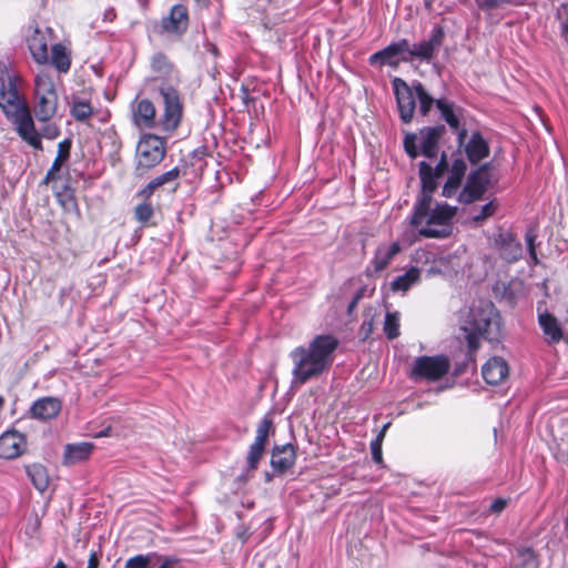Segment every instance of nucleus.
<instances>
[{
  "label": "nucleus",
  "mask_w": 568,
  "mask_h": 568,
  "mask_svg": "<svg viewBox=\"0 0 568 568\" xmlns=\"http://www.w3.org/2000/svg\"><path fill=\"white\" fill-rule=\"evenodd\" d=\"M156 110L154 104L148 100L142 99L135 101L132 106V120L139 128L151 129L155 125Z\"/></svg>",
  "instance_id": "obj_22"
},
{
  "label": "nucleus",
  "mask_w": 568,
  "mask_h": 568,
  "mask_svg": "<svg viewBox=\"0 0 568 568\" xmlns=\"http://www.w3.org/2000/svg\"><path fill=\"white\" fill-rule=\"evenodd\" d=\"M394 94L397 102L400 120L409 123L413 120L416 100L419 103V112L425 116L428 114L435 100L424 88L423 83L415 81L408 85L405 80L394 78L392 80Z\"/></svg>",
  "instance_id": "obj_3"
},
{
  "label": "nucleus",
  "mask_w": 568,
  "mask_h": 568,
  "mask_svg": "<svg viewBox=\"0 0 568 568\" xmlns=\"http://www.w3.org/2000/svg\"><path fill=\"white\" fill-rule=\"evenodd\" d=\"M189 26L187 9L183 4H175L171 8L170 14L162 19V28L170 33L182 34Z\"/></svg>",
  "instance_id": "obj_21"
},
{
  "label": "nucleus",
  "mask_w": 568,
  "mask_h": 568,
  "mask_svg": "<svg viewBox=\"0 0 568 568\" xmlns=\"http://www.w3.org/2000/svg\"><path fill=\"white\" fill-rule=\"evenodd\" d=\"M159 568H183L180 559L173 556H166L162 558V562Z\"/></svg>",
  "instance_id": "obj_47"
},
{
  "label": "nucleus",
  "mask_w": 568,
  "mask_h": 568,
  "mask_svg": "<svg viewBox=\"0 0 568 568\" xmlns=\"http://www.w3.org/2000/svg\"><path fill=\"white\" fill-rule=\"evenodd\" d=\"M460 184H462L460 180L448 175V179H447L446 183L443 186L442 194L445 197L454 196L456 194L457 190L459 189Z\"/></svg>",
  "instance_id": "obj_42"
},
{
  "label": "nucleus",
  "mask_w": 568,
  "mask_h": 568,
  "mask_svg": "<svg viewBox=\"0 0 568 568\" xmlns=\"http://www.w3.org/2000/svg\"><path fill=\"white\" fill-rule=\"evenodd\" d=\"M446 132L444 125L427 126L420 130V153L428 158H436L438 152V141Z\"/></svg>",
  "instance_id": "obj_19"
},
{
  "label": "nucleus",
  "mask_w": 568,
  "mask_h": 568,
  "mask_svg": "<svg viewBox=\"0 0 568 568\" xmlns=\"http://www.w3.org/2000/svg\"><path fill=\"white\" fill-rule=\"evenodd\" d=\"M400 250L402 247L398 242L379 244L374 253V257L372 258L369 266L365 270L366 276L374 277L384 271Z\"/></svg>",
  "instance_id": "obj_16"
},
{
  "label": "nucleus",
  "mask_w": 568,
  "mask_h": 568,
  "mask_svg": "<svg viewBox=\"0 0 568 568\" xmlns=\"http://www.w3.org/2000/svg\"><path fill=\"white\" fill-rule=\"evenodd\" d=\"M110 432V428H106L105 429V433L103 434L104 436H108V433Z\"/></svg>",
  "instance_id": "obj_62"
},
{
  "label": "nucleus",
  "mask_w": 568,
  "mask_h": 568,
  "mask_svg": "<svg viewBox=\"0 0 568 568\" xmlns=\"http://www.w3.org/2000/svg\"><path fill=\"white\" fill-rule=\"evenodd\" d=\"M538 322L548 343H558L562 338V329L554 315L540 314Z\"/></svg>",
  "instance_id": "obj_28"
},
{
  "label": "nucleus",
  "mask_w": 568,
  "mask_h": 568,
  "mask_svg": "<svg viewBox=\"0 0 568 568\" xmlns=\"http://www.w3.org/2000/svg\"><path fill=\"white\" fill-rule=\"evenodd\" d=\"M419 178L422 182V193L416 201L410 224H416L427 213L428 204L433 202V193L437 189V180L440 178L433 171V166L425 161L419 163Z\"/></svg>",
  "instance_id": "obj_8"
},
{
  "label": "nucleus",
  "mask_w": 568,
  "mask_h": 568,
  "mask_svg": "<svg viewBox=\"0 0 568 568\" xmlns=\"http://www.w3.org/2000/svg\"><path fill=\"white\" fill-rule=\"evenodd\" d=\"M181 175V170L175 166L168 172H164L152 179L142 190L138 192V196L143 200H150L152 194L161 186L176 182Z\"/></svg>",
  "instance_id": "obj_24"
},
{
  "label": "nucleus",
  "mask_w": 568,
  "mask_h": 568,
  "mask_svg": "<svg viewBox=\"0 0 568 568\" xmlns=\"http://www.w3.org/2000/svg\"><path fill=\"white\" fill-rule=\"evenodd\" d=\"M436 106L440 112L442 118L446 121V123L454 129L456 132H458L459 129V118L455 113L453 104L444 101V100H437Z\"/></svg>",
  "instance_id": "obj_35"
},
{
  "label": "nucleus",
  "mask_w": 568,
  "mask_h": 568,
  "mask_svg": "<svg viewBox=\"0 0 568 568\" xmlns=\"http://www.w3.org/2000/svg\"><path fill=\"white\" fill-rule=\"evenodd\" d=\"M523 246L510 231L499 232V258L507 263H516L523 257Z\"/></svg>",
  "instance_id": "obj_18"
},
{
  "label": "nucleus",
  "mask_w": 568,
  "mask_h": 568,
  "mask_svg": "<svg viewBox=\"0 0 568 568\" xmlns=\"http://www.w3.org/2000/svg\"><path fill=\"white\" fill-rule=\"evenodd\" d=\"M538 236V226L536 224L529 225L525 232V243L529 256V266H536L540 264V260L537 254V247L539 246V243H537Z\"/></svg>",
  "instance_id": "obj_32"
},
{
  "label": "nucleus",
  "mask_w": 568,
  "mask_h": 568,
  "mask_svg": "<svg viewBox=\"0 0 568 568\" xmlns=\"http://www.w3.org/2000/svg\"><path fill=\"white\" fill-rule=\"evenodd\" d=\"M420 280V271L417 267H410L405 274L394 278L389 286L393 292L406 293L413 285Z\"/></svg>",
  "instance_id": "obj_31"
},
{
  "label": "nucleus",
  "mask_w": 568,
  "mask_h": 568,
  "mask_svg": "<svg viewBox=\"0 0 568 568\" xmlns=\"http://www.w3.org/2000/svg\"><path fill=\"white\" fill-rule=\"evenodd\" d=\"M404 148L406 153L412 158L416 159L420 153V149H417L416 145V134L409 133L406 134L404 139Z\"/></svg>",
  "instance_id": "obj_41"
},
{
  "label": "nucleus",
  "mask_w": 568,
  "mask_h": 568,
  "mask_svg": "<svg viewBox=\"0 0 568 568\" xmlns=\"http://www.w3.org/2000/svg\"><path fill=\"white\" fill-rule=\"evenodd\" d=\"M457 213V207L447 203H438L434 209L428 204L427 213L416 224L418 234L426 239H445L452 234V220Z\"/></svg>",
  "instance_id": "obj_4"
},
{
  "label": "nucleus",
  "mask_w": 568,
  "mask_h": 568,
  "mask_svg": "<svg viewBox=\"0 0 568 568\" xmlns=\"http://www.w3.org/2000/svg\"><path fill=\"white\" fill-rule=\"evenodd\" d=\"M506 505L507 501L499 497V511H501Z\"/></svg>",
  "instance_id": "obj_55"
},
{
  "label": "nucleus",
  "mask_w": 568,
  "mask_h": 568,
  "mask_svg": "<svg viewBox=\"0 0 568 568\" xmlns=\"http://www.w3.org/2000/svg\"><path fill=\"white\" fill-rule=\"evenodd\" d=\"M490 510L491 511H497V508H499V505H497V498L494 499L491 503H490V506H489Z\"/></svg>",
  "instance_id": "obj_54"
},
{
  "label": "nucleus",
  "mask_w": 568,
  "mask_h": 568,
  "mask_svg": "<svg viewBox=\"0 0 568 568\" xmlns=\"http://www.w3.org/2000/svg\"><path fill=\"white\" fill-rule=\"evenodd\" d=\"M490 510L491 511H497V508H499V505H497V498L494 499L491 503H490V506H489Z\"/></svg>",
  "instance_id": "obj_53"
},
{
  "label": "nucleus",
  "mask_w": 568,
  "mask_h": 568,
  "mask_svg": "<svg viewBox=\"0 0 568 568\" xmlns=\"http://www.w3.org/2000/svg\"><path fill=\"white\" fill-rule=\"evenodd\" d=\"M152 71L155 72L160 78L170 77L174 71L173 64L169 61L168 57L162 53H155L151 59Z\"/></svg>",
  "instance_id": "obj_34"
},
{
  "label": "nucleus",
  "mask_w": 568,
  "mask_h": 568,
  "mask_svg": "<svg viewBox=\"0 0 568 568\" xmlns=\"http://www.w3.org/2000/svg\"><path fill=\"white\" fill-rule=\"evenodd\" d=\"M160 95L163 100V115L161 125L164 131H174L182 119L183 104L179 91L171 84L162 83L159 88Z\"/></svg>",
  "instance_id": "obj_10"
},
{
  "label": "nucleus",
  "mask_w": 568,
  "mask_h": 568,
  "mask_svg": "<svg viewBox=\"0 0 568 568\" xmlns=\"http://www.w3.org/2000/svg\"><path fill=\"white\" fill-rule=\"evenodd\" d=\"M371 453L372 458L376 464L383 463V454H382V442L378 440H372L371 442Z\"/></svg>",
  "instance_id": "obj_45"
},
{
  "label": "nucleus",
  "mask_w": 568,
  "mask_h": 568,
  "mask_svg": "<svg viewBox=\"0 0 568 568\" xmlns=\"http://www.w3.org/2000/svg\"><path fill=\"white\" fill-rule=\"evenodd\" d=\"M60 134V130L54 124H48L42 129V135L47 139H55Z\"/></svg>",
  "instance_id": "obj_49"
},
{
  "label": "nucleus",
  "mask_w": 568,
  "mask_h": 568,
  "mask_svg": "<svg viewBox=\"0 0 568 568\" xmlns=\"http://www.w3.org/2000/svg\"><path fill=\"white\" fill-rule=\"evenodd\" d=\"M538 559L531 548H517L511 555L509 568H538Z\"/></svg>",
  "instance_id": "obj_30"
},
{
  "label": "nucleus",
  "mask_w": 568,
  "mask_h": 568,
  "mask_svg": "<svg viewBox=\"0 0 568 568\" xmlns=\"http://www.w3.org/2000/svg\"><path fill=\"white\" fill-rule=\"evenodd\" d=\"M26 471L36 489L43 493L49 486V475L41 464L26 466Z\"/></svg>",
  "instance_id": "obj_33"
},
{
  "label": "nucleus",
  "mask_w": 568,
  "mask_h": 568,
  "mask_svg": "<svg viewBox=\"0 0 568 568\" xmlns=\"http://www.w3.org/2000/svg\"><path fill=\"white\" fill-rule=\"evenodd\" d=\"M4 405V398L0 395V410L2 409Z\"/></svg>",
  "instance_id": "obj_59"
},
{
  "label": "nucleus",
  "mask_w": 568,
  "mask_h": 568,
  "mask_svg": "<svg viewBox=\"0 0 568 568\" xmlns=\"http://www.w3.org/2000/svg\"><path fill=\"white\" fill-rule=\"evenodd\" d=\"M390 423H386L383 425L382 429L379 430V433L377 434L375 440H378V442H382L384 440V437H385V434H386V430L387 428L389 427Z\"/></svg>",
  "instance_id": "obj_52"
},
{
  "label": "nucleus",
  "mask_w": 568,
  "mask_h": 568,
  "mask_svg": "<svg viewBox=\"0 0 568 568\" xmlns=\"http://www.w3.org/2000/svg\"><path fill=\"white\" fill-rule=\"evenodd\" d=\"M296 460V452L292 444L276 445L272 449L271 466L278 474L286 473Z\"/></svg>",
  "instance_id": "obj_20"
},
{
  "label": "nucleus",
  "mask_w": 568,
  "mask_h": 568,
  "mask_svg": "<svg viewBox=\"0 0 568 568\" xmlns=\"http://www.w3.org/2000/svg\"><path fill=\"white\" fill-rule=\"evenodd\" d=\"M110 432V428H106L105 429V433L103 434L104 436H108V433Z\"/></svg>",
  "instance_id": "obj_63"
},
{
  "label": "nucleus",
  "mask_w": 568,
  "mask_h": 568,
  "mask_svg": "<svg viewBox=\"0 0 568 568\" xmlns=\"http://www.w3.org/2000/svg\"><path fill=\"white\" fill-rule=\"evenodd\" d=\"M494 202H489L481 207L479 214L473 216V221L476 223L484 221L486 217L490 216L494 213Z\"/></svg>",
  "instance_id": "obj_44"
},
{
  "label": "nucleus",
  "mask_w": 568,
  "mask_h": 568,
  "mask_svg": "<svg viewBox=\"0 0 568 568\" xmlns=\"http://www.w3.org/2000/svg\"><path fill=\"white\" fill-rule=\"evenodd\" d=\"M498 365H499V386H500L503 379L506 378L509 374V367H508V364L506 363V361H504L500 357H499Z\"/></svg>",
  "instance_id": "obj_50"
},
{
  "label": "nucleus",
  "mask_w": 568,
  "mask_h": 568,
  "mask_svg": "<svg viewBox=\"0 0 568 568\" xmlns=\"http://www.w3.org/2000/svg\"><path fill=\"white\" fill-rule=\"evenodd\" d=\"M70 149H71L70 140H63L58 144L57 156L42 181L43 184H49L50 182L59 179L58 172L60 171L63 162L69 159Z\"/></svg>",
  "instance_id": "obj_26"
},
{
  "label": "nucleus",
  "mask_w": 568,
  "mask_h": 568,
  "mask_svg": "<svg viewBox=\"0 0 568 568\" xmlns=\"http://www.w3.org/2000/svg\"><path fill=\"white\" fill-rule=\"evenodd\" d=\"M271 430H273V420L270 415H266L257 424L255 439L250 446L246 456L247 468L241 476H239L240 481L246 483L252 476V473L257 468V465L265 452V446Z\"/></svg>",
  "instance_id": "obj_9"
},
{
  "label": "nucleus",
  "mask_w": 568,
  "mask_h": 568,
  "mask_svg": "<svg viewBox=\"0 0 568 568\" xmlns=\"http://www.w3.org/2000/svg\"><path fill=\"white\" fill-rule=\"evenodd\" d=\"M49 62L60 72L67 73L71 67V55L68 49L61 44L55 43L51 47V57Z\"/></svg>",
  "instance_id": "obj_29"
},
{
  "label": "nucleus",
  "mask_w": 568,
  "mask_h": 568,
  "mask_svg": "<svg viewBox=\"0 0 568 568\" xmlns=\"http://www.w3.org/2000/svg\"><path fill=\"white\" fill-rule=\"evenodd\" d=\"M490 326V318L483 317L479 321L474 322L471 327L463 326L462 329L465 332V338L467 341L468 347L470 351H475L478 348V338L480 336H485L488 332V327Z\"/></svg>",
  "instance_id": "obj_27"
},
{
  "label": "nucleus",
  "mask_w": 568,
  "mask_h": 568,
  "mask_svg": "<svg viewBox=\"0 0 568 568\" xmlns=\"http://www.w3.org/2000/svg\"><path fill=\"white\" fill-rule=\"evenodd\" d=\"M358 298H359V297H358V296H356V297L351 302V304H349V310H351V308H353V307L356 305V303H357Z\"/></svg>",
  "instance_id": "obj_57"
},
{
  "label": "nucleus",
  "mask_w": 568,
  "mask_h": 568,
  "mask_svg": "<svg viewBox=\"0 0 568 568\" xmlns=\"http://www.w3.org/2000/svg\"><path fill=\"white\" fill-rule=\"evenodd\" d=\"M374 323L373 318L364 320L359 327V336L362 341H366L373 333Z\"/></svg>",
  "instance_id": "obj_46"
},
{
  "label": "nucleus",
  "mask_w": 568,
  "mask_h": 568,
  "mask_svg": "<svg viewBox=\"0 0 568 568\" xmlns=\"http://www.w3.org/2000/svg\"><path fill=\"white\" fill-rule=\"evenodd\" d=\"M159 557L156 554L136 555L126 560L124 568H151L152 558Z\"/></svg>",
  "instance_id": "obj_39"
},
{
  "label": "nucleus",
  "mask_w": 568,
  "mask_h": 568,
  "mask_svg": "<svg viewBox=\"0 0 568 568\" xmlns=\"http://www.w3.org/2000/svg\"><path fill=\"white\" fill-rule=\"evenodd\" d=\"M27 448L26 436L14 429L7 430L0 436V457L13 459L24 453Z\"/></svg>",
  "instance_id": "obj_17"
},
{
  "label": "nucleus",
  "mask_w": 568,
  "mask_h": 568,
  "mask_svg": "<svg viewBox=\"0 0 568 568\" xmlns=\"http://www.w3.org/2000/svg\"><path fill=\"white\" fill-rule=\"evenodd\" d=\"M94 446L91 443L69 444L63 454L64 465H74L90 457Z\"/></svg>",
  "instance_id": "obj_25"
},
{
  "label": "nucleus",
  "mask_w": 568,
  "mask_h": 568,
  "mask_svg": "<svg viewBox=\"0 0 568 568\" xmlns=\"http://www.w3.org/2000/svg\"><path fill=\"white\" fill-rule=\"evenodd\" d=\"M561 30H562V33L564 34H567L568 33V20L566 22L562 23L561 26Z\"/></svg>",
  "instance_id": "obj_56"
},
{
  "label": "nucleus",
  "mask_w": 568,
  "mask_h": 568,
  "mask_svg": "<svg viewBox=\"0 0 568 568\" xmlns=\"http://www.w3.org/2000/svg\"><path fill=\"white\" fill-rule=\"evenodd\" d=\"M338 339L331 334L316 335L308 347H296L290 354L294 367L292 371L294 383L305 384L327 371L334 359V352L338 347Z\"/></svg>",
  "instance_id": "obj_2"
},
{
  "label": "nucleus",
  "mask_w": 568,
  "mask_h": 568,
  "mask_svg": "<svg viewBox=\"0 0 568 568\" xmlns=\"http://www.w3.org/2000/svg\"><path fill=\"white\" fill-rule=\"evenodd\" d=\"M34 114L40 122L51 120L58 110L55 84L48 72L41 71L34 79Z\"/></svg>",
  "instance_id": "obj_5"
},
{
  "label": "nucleus",
  "mask_w": 568,
  "mask_h": 568,
  "mask_svg": "<svg viewBox=\"0 0 568 568\" xmlns=\"http://www.w3.org/2000/svg\"><path fill=\"white\" fill-rule=\"evenodd\" d=\"M497 367V357H491L488 362L481 367V375L485 382L489 385H496L497 379H495L494 369Z\"/></svg>",
  "instance_id": "obj_40"
},
{
  "label": "nucleus",
  "mask_w": 568,
  "mask_h": 568,
  "mask_svg": "<svg viewBox=\"0 0 568 568\" xmlns=\"http://www.w3.org/2000/svg\"><path fill=\"white\" fill-rule=\"evenodd\" d=\"M153 214H154V210H153L152 204L149 202V200H144L142 203L138 204L134 209V219L142 224L148 223L151 220V217L153 216Z\"/></svg>",
  "instance_id": "obj_38"
},
{
  "label": "nucleus",
  "mask_w": 568,
  "mask_h": 568,
  "mask_svg": "<svg viewBox=\"0 0 568 568\" xmlns=\"http://www.w3.org/2000/svg\"><path fill=\"white\" fill-rule=\"evenodd\" d=\"M110 432V428H106L105 429V433L103 434L104 436H108V433Z\"/></svg>",
  "instance_id": "obj_64"
},
{
  "label": "nucleus",
  "mask_w": 568,
  "mask_h": 568,
  "mask_svg": "<svg viewBox=\"0 0 568 568\" xmlns=\"http://www.w3.org/2000/svg\"><path fill=\"white\" fill-rule=\"evenodd\" d=\"M490 181L488 165H481L469 173L466 184L458 195V201L464 204H470L480 200L487 190Z\"/></svg>",
  "instance_id": "obj_12"
},
{
  "label": "nucleus",
  "mask_w": 568,
  "mask_h": 568,
  "mask_svg": "<svg viewBox=\"0 0 568 568\" xmlns=\"http://www.w3.org/2000/svg\"><path fill=\"white\" fill-rule=\"evenodd\" d=\"M406 51H408V40L400 39L372 54L369 57V63L372 65H389L397 68L399 63L403 62Z\"/></svg>",
  "instance_id": "obj_15"
},
{
  "label": "nucleus",
  "mask_w": 568,
  "mask_h": 568,
  "mask_svg": "<svg viewBox=\"0 0 568 568\" xmlns=\"http://www.w3.org/2000/svg\"><path fill=\"white\" fill-rule=\"evenodd\" d=\"M0 109L22 141L41 151V134L22 92V79L9 64L0 61Z\"/></svg>",
  "instance_id": "obj_1"
},
{
  "label": "nucleus",
  "mask_w": 568,
  "mask_h": 568,
  "mask_svg": "<svg viewBox=\"0 0 568 568\" xmlns=\"http://www.w3.org/2000/svg\"><path fill=\"white\" fill-rule=\"evenodd\" d=\"M467 165L463 159H455L449 172V175L463 181V178L466 173Z\"/></svg>",
  "instance_id": "obj_43"
},
{
  "label": "nucleus",
  "mask_w": 568,
  "mask_h": 568,
  "mask_svg": "<svg viewBox=\"0 0 568 568\" xmlns=\"http://www.w3.org/2000/svg\"><path fill=\"white\" fill-rule=\"evenodd\" d=\"M70 112L77 121H85L92 115L93 109L87 101H74Z\"/></svg>",
  "instance_id": "obj_36"
},
{
  "label": "nucleus",
  "mask_w": 568,
  "mask_h": 568,
  "mask_svg": "<svg viewBox=\"0 0 568 568\" xmlns=\"http://www.w3.org/2000/svg\"><path fill=\"white\" fill-rule=\"evenodd\" d=\"M503 297H508L510 302L513 301V297L507 295V288L504 290Z\"/></svg>",
  "instance_id": "obj_58"
},
{
  "label": "nucleus",
  "mask_w": 568,
  "mask_h": 568,
  "mask_svg": "<svg viewBox=\"0 0 568 568\" xmlns=\"http://www.w3.org/2000/svg\"><path fill=\"white\" fill-rule=\"evenodd\" d=\"M445 32L440 26H435L427 40L418 43L410 44L408 42V51H406L403 62H413L418 60L420 62L430 63L435 53L439 50L444 42Z\"/></svg>",
  "instance_id": "obj_11"
},
{
  "label": "nucleus",
  "mask_w": 568,
  "mask_h": 568,
  "mask_svg": "<svg viewBox=\"0 0 568 568\" xmlns=\"http://www.w3.org/2000/svg\"><path fill=\"white\" fill-rule=\"evenodd\" d=\"M166 153V140L154 134H144L136 146L135 175L143 176L159 165Z\"/></svg>",
  "instance_id": "obj_6"
},
{
  "label": "nucleus",
  "mask_w": 568,
  "mask_h": 568,
  "mask_svg": "<svg viewBox=\"0 0 568 568\" xmlns=\"http://www.w3.org/2000/svg\"><path fill=\"white\" fill-rule=\"evenodd\" d=\"M265 478H266V481H271L272 480V475H270L268 473L265 474Z\"/></svg>",
  "instance_id": "obj_60"
},
{
  "label": "nucleus",
  "mask_w": 568,
  "mask_h": 568,
  "mask_svg": "<svg viewBox=\"0 0 568 568\" xmlns=\"http://www.w3.org/2000/svg\"><path fill=\"white\" fill-rule=\"evenodd\" d=\"M98 566H99V555L97 551H92L90 554L87 568H98Z\"/></svg>",
  "instance_id": "obj_51"
},
{
  "label": "nucleus",
  "mask_w": 568,
  "mask_h": 568,
  "mask_svg": "<svg viewBox=\"0 0 568 568\" xmlns=\"http://www.w3.org/2000/svg\"><path fill=\"white\" fill-rule=\"evenodd\" d=\"M62 407L61 400L57 397H42L37 399L31 408V416L40 420H49L58 416Z\"/></svg>",
  "instance_id": "obj_23"
},
{
  "label": "nucleus",
  "mask_w": 568,
  "mask_h": 568,
  "mask_svg": "<svg viewBox=\"0 0 568 568\" xmlns=\"http://www.w3.org/2000/svg\"><path fill=\"white\" fill-rule=\"evenodd\" d=\"M447 169H448L447 155L445 152H443L440 155L439 162L436 164L435 168H433V171L437 175L443 176L444 173L447 171Z\"/></svg>",
  "instance_id": "obj_48"
},
{
  "label": "nucleus",
  "mask_w": 568,
  "mask_h": 568,
  "mask_svg": "<svg viewBox=\"0 0 568 568\" xmlns=\"http://www.w3.org/2000/svg\"><path fill=\"white\" fill-rule=\"evenodd\" d=\"M450 368V362L445 355L419 356L415 359L409 377L414 381L435 382L444 377Z\"/></svg>",
  "instance_id": "obj_7"
},
{
  "label": "nucleus",
  "mask_w": 568,
  "mask_h": 568,
  "mask_svg": "<svg viewBox=\"0 0 568 568\" xmlns=\"http://www.w3.org/2000/svg\"><path fill=\"white\" fill-rule=\"evenodd\" d=\"M467 138V130L460 129L457 132V143L458 148H464V152L467 156V160L473 164H478L481 160L488 156L489 146L487 142L484 140L480 132L476 131L471 134L468 142H465Z\"/></svg>",
  "instance_id": "obj_13"
},
{
  "label": "nucleus",
  "mask_w": 568,
  "mask_h": 568,
  "mask_svg": "<svg viewBox=\"0 0 568 568\" xmlns=\"http://www.w3.org/2000/svg\"><path fill=\"white\" fill-rule=\"evenodd\" d=\"M384 332L388 339L399 336V318L397 313H387L384 322Z\"/></svg>",
  "instance_id": "obj_37"
},
{
  "label": "nucleus",
  "mask_w": 568,
  "mask_h": 568,
  "mask_svg": "<svg viewBox=\"0 0 568 568\" xmlns=\"http://www.w3.org/2000/svg\"><path fill=\"white\" fill-rule=\"evenodd\" d=\"M54 38V31L52 28L40 29L36 27L32 34L28 37V48L30 53L38 64L49 63V51L48 45Z\"/></svg>",
  "instance_id": "obj_14"
},
{
  "label": "nucleus",
  "mask_w": 568,
  "mask_h": 568,
  "mask_svg": "<svg viewBox=\"0 0 568 568\" xmlns=\"http://www.w3.org/2000/svg\"><path fill=\"white\" fill-rule=\"evenodd\" d=\"M493 432H494L495 438H497V428L495 427Z\"/></svg>",
  "instance_id": "obj_61"
}]
</instances>
